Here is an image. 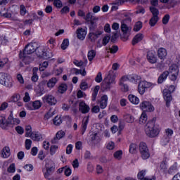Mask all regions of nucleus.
<instances>
[{"mask_svg":"<svg viewBox=\"0 0 180 180\" xmlns=\"http://www.w3.org/2000/svg\"><path fill=\"white\" fill-rule=\"evenodd\" d=\"M158 56L160 60H165L167 58V50L164 48H160L158 51Z\"/></svg>","mask_w":180,"mask_h":180,"instance_id":"5701e85b","label":"nucleus"},{"mask_svg":"<svg viewBox=\"0 0 180 180\" xmlns=\"http://www.w3.org/2000/svg\"><path fill=\"white\" fill-rule=\"evenodd\" d=\"M128 99L131 103H134V105H139V103H140V99L133 94H129L128 96Z\"/></svg>","mask_w":180,"mask_h":180,"instance_id":"cd10ccee","label":"nucleus"},{"mask_svg":"<svg viewBox=\"0 0 180 180\" xmlns=\"http://www.w3.org/2000/svg\"><path fill=\"white\" fill-rule=\"evenodd\" d=\"M161 129L158 126L155 125L154 121H149L145 127V133L148 137L154 138L157 137L160 134Z\"/></svg>","mask_w":180,"mask_h":180,"instance_id":"7ed1b4c3","label":"nucleus"},{"mask_svg":"<svg viewBox=\"0 0 180 180\" xmlns=\"http://www.w3.org/2000/svg\"><path fill=\"white\" fill-rule=\"evenodd\" d=\"M120 29L122 32L123 33L122 36L124 39H129V36H130V32H131V27L127 26V25L124 24V22H121Z\"/></svg>","mask_w":180,"mask_h":180,"instance_id":"9b49d317","label":"nucleus"},{"mask_svg":"<svg viewBox=\"0 0 180 180\" xmlns=\"http://www.w3.org/2000/svg\"><path fill=\"white\" fill-rule=\"evenodd\" d=\"M110 40V36H105L103 39V46H106L108 43H109V41Z\"/></svg>","mask_w":180,"mask_h":180,"instance_id":"338daca9","label":"nucleus"},{"mask_svg":"<svg viewBox=\"0 0 180 180\" xmlns=\"http://www.w3.org/2000/svg\"><path fill=\"white\" fill-rule=\"evenodd\" d=\"M108 106V95H103L100 101L101 109H105Z\"/></svg>","mask_w":180,"mask_h":180,"instance_id":"b1692460","label":"nucleus"},{"mask_svg":"<svg viewBox=\"0 0 180 180\" xmlns=\"http://www.w3.org/2000/svg\"><path fill=\"white\" fill-rule=\"evenodd\" d=\"M126 81H130V79L129 78V75L123 76L121 78L120 82V85L124 84L123 82H126Z\"/></svg>","mask_w":180,"mask_h":180,"instance_id":"69168bd1","label":"nucleus"},{"mask_svg":"<svg viewBox=\"0 0 180 180\" xmlns=\"http://www.w3.org/2000/svg\"><path fill=\"white\" fill-rule=\"evenodd\" d=\"M146 176V171L142 170L139 172L137 174L138 179L140 180H155V176H153L152 177H145Z\"/></svg>","mask_w":180,"mask_h":180,"instance_id":"aec40b11","label":"nucleus"},{"mask_svg":"<svg viewBox=\"0 0 180 180\" xmlns=\"http://www.w3.org/2000/svg\"><path fill=\"white\" fill-rule=\"evenodd\" d=\"M24 169H25V171H28L29 172H30L31 171H33V166L32 165V164H27L25 165L23 167Z\"/></svg>","mask_w":180,"mask_h":180,"instance_id":"0e129e2a","label":"nucleus"},{"mask_svg":"<svg viewBox=\"0 0 180 180\" xmlns=\"http://www.w3.org/2000/svg\"><path fill=\"white\" fill-rule=\"evenodd\" d=\"M136 150H137V145L135 143H131L129 146V153H131V154H134V153H136Z\"/></svg>","mask_w":180,"mask_h":180,"instance_id":"603ef678","label":"nucleus"},{"mask_svg":"<svg viewBox=\"0 0 180 180\" xmlns=\"http://www.w3.org/2000/svg\"><path fill=\"white\" fill-rule=\"evenodd\" d=\"M68 46H70V41H68V39H64L63 41V43L61 44V49L62 50H65Z\"/></svg>","mask_w":180,"mask_h":180,"instance_id":"8fccbe9b","label":"nucleus"},{"mask_svg":"<svg viewBox=\"0 0 180 180\" xmlns=\"http://www.w3.org/2000/svg\"><path fill=\"white\" fill-rule=\"evenodd\" d=\"M57 150H58V147L57 146H56V145L51 146L50 148L51 155H54V154H56V151H57Z\"/></svg>","mask_w":180,"mask_h":180,"instance_id":"864d4df0","label":"nucleus"},{"mask_svg":"<svg viewBox=\"0 0 180 180\" xmlns=\"http://www.w3.org/2000/svg\"><path fill=\"white\" fill-rule=\"evenodd\" d=\"M143 27V23L141 22H137L134 25V32H139Z\"/></svg>","mask_w":180,"mask_h":180,"instance_id":"3c124183","label":"nucleus"},{"mask_svg":"<svg viewBox=\"0 0 180 180\" xmlns=\"http://www.w3.org/2000/svg\"><path fill=\"white\" fill-rule=\"evenodd\" d=\"M0 84L7 86V88H12L13 86V80L8 74L0 72Z\"/></svg>","mask_w":180,"mask_h":180,"instance_id":"423d86ee","label":"nucleus"},{"mask_svg":"<svg viewBox=\"0 0 180 180\" xmlns=\"http://www.w3.org/2000/svg\"><path fill=\"white\" fill-rule=\"evenodd\" d=\"M150 11L153 14V16H158V15H160V11H158V9L155 7H150Z\"/></svg>","mask_w":180,"mask_h":180,"instance_id":"de8ad7c7","label":"nucleus"},{"mask_svg":"<svg viewBox=\"0 0 180 180\" xmlns=\"http://www.w3.org/2000/svg\"><path fill=\"white\" fill-rule=\"evenodd\" d=\"M27 12V11L26 10V7H25V5L21 4L20 6V15H21V16H25Z\"/></svg>","mask_w":180,"mask_h":180,"instance_id":"09e8293b","label":"nucleus"},{"mask_svg":"<svg viewBox=\"0 0 180 180\" xmlns=\"http://www.w3.org/2000/svg\"><path fill=\"white\" fill-rule=\"evenodd\" d=\"M8 172H9L10 174H13V172H15V171H16V167L15 166V164H11L8 169H7Z\"/></svg>","mask_w":180,"mask_h":180,"instance_id":"4d7b16f0","label":"nucleus"},{"mask_svg":"<svg viewBox=\"0 0 180 180\" xmlns=\"http://www.w3.org/2000/svg\"><path fill=\"white\" fill-rule=\"evenodd\" d=\"M44 51L45 49L44 46H39V45H37V48L35 51L37 57H41V58H43V56H44Z\"/></svg>","mask_w":180,"mask_h":180,"instance_id":"c85d7f7f","label":"nucleus"},{"mask_svg":"<svg viewBox=\"0 0 180 180\" xmlns=\"http://www.w3.org/2000/svg\"><path fill=\"white\" fill-rule=\"evenodd\" d=\"M143 38H144V35H143V34L141 33L137 34L132 39L133 46H134L135 44H137V43H139V41H141V40H143Z\"/></svg>","mask_w":180,"mask_h":180,"instance_id":"bb28decb","label":"nucleus"},{"mask_svg":"<svg viewBox=\"0 0 180 180\" xmlns=\"http://www.w3.org/2000/svg\"><path fill=\"white\" fill-rule=\"evenodd\" d=\"M37 49V43L31 42L28 44L22 51V52H20L19 57L20 60L23 61L25 64H30V61H32V58L29 56L30 54H33L34 51L36 52V49Z\"/></svg>","mask_w":180,"mask_h":180,"instance_id":"f257e3e1","label":"nucleus"},{"mask_svg":"<svg viewBox=\"0 0 180 180\" xmlns=\"http://www.w3.org/2000/svg\"><path fill=\"white\" fill-rule=\"evenodd\" d=\"M30 137L34 141H40L42 139L41 134L39 132H32Z\"/></svg>","mask_w":180,"mask_h":180,"instance_id":"72a5a7b5","label":"nucleus"},{"mask_svg":"<svg viewBox=\"0 0 180 180\" xmlns=\"http://www.w3.org/2000/svg\"><path fill=\"white\" fill-rule=\"evenodd\" d=\"M46 172L44 173V177L46 179H49V177L54 171V165H53V162H48L45 165Z\"/></svg>","mask_w":180,"mask_h":180,"instance_id":"f8f14e48","label":"nucleus"},{"mask_svg":"<svg viewBox=\"0 0 180 180\" xmlns=\"http://www.w3.org/2000/svg\"><path fill=\"white\" fill-rule=\"evenodd\" d=\"M124 120L127 123H133L134 122V117L130 114L124 115Z\"/></svg>","mask_w":180,"mask_h":180,"instance_id":"4c0bfd02","label":"nucleus"},{"mask_svg":"<svg viewBox=\"0 0 180 180\" xmlns=\"http://www.w3.org/2000/svg\"><path fill=\"white\" fill-rule=\"evenodd\" d=\"M147 122V114L146 112H143L139 118V123L144 124Z\"/></svg>","mask_w":180,"mask_h":180,"instance_id":"c03bdc74","label":"nucleus"},{"mask_svg":"<svg viewBox=\"0 0 180 180\" xmlns=\"http://www.w3.org/2000/svg\"><path fill=\"white\" fill-rule=\"evenodd\" d=\"M56 115V110H53L52 109H50L44 117V120H49V119H51L53 116Z\"/></svg>","mask_w":180,"mask_h":180,"instance_id":"f704fd0d","label":"nucleus"},{"mask_svg":"<svg viewBox=\"0 0 180 180\" xmlns=\"http://www.w3.org/2000/svg\"><path fill=\"white\" fill-rule=\"evenodd\" d=\"M102 31H96V32H89L88 34L89 39L91 40V41H95L96 39H98L101 34H102Z\"/></svg>","mask_w":180,"mask_h":180,"instance_id":"4be33fe9","label":"nucleus"},{"mask_svg":"<svg viewBox=\"0 0 180 180\" xmlns=\"http://www.w3.org/2000/svg\"><path fill=\"white\" fill-rule=\"evenodd\" d=\"M178 171V165L176 162L174 163L167 170L168 174H175Z\"/></svg>","mask_w":180,"mask_h":180,"instance_id":"c9c22d12","label":"nucleus"},{"mask_svg":"<svg viewBox=\"0 0 180 180\" xmlns=\"http://www.w3.org/2000/svg\"><path fill=\"white\" fill-rule=\"evenodd\" d=\"M117 50H119V47H117V46L116 45H114L112 47L109 48V51L111 54H115V53H117Z\"/></svg>","mask_w":180,"mask_h":180,"instance_id":"13d9d810","label":"nucleus"},{"mask_svg":"<svg viewBox=\"0 0 180 180\" xmlns=\"http://www.w3.org/2000/svg\"><path fill=\"white\" fill-rule=\"evenodd\" d=\"M99 89H101V86H96L92 94V98L93 101H96V96H98V92H99Z\"/></svg>","mask_w":180,"mask_h":180,"instance_id":"e433bc0d","label":"nucleus"},{"mask_svg":"<svg viewBox=\"0 0 180 180\" xmlns=\"http://www.w3.org/2000/svg\"><path fill=\"white\" fill-rule=\"evenodd\" d=\"M88 60L92 61L94 57H96V51L94 49H91L88 52L87 54Z\"/></svg>","mask_w":180,"mask_h":180,"instance_id":"58836bf2","label":"nucleus"},{"mask_svg":"<svg viewBox=\"0 0 180 180\" xmlns=\"http://www.w3.org/2000/svg\"><path fill=\"white\" fill-rule=\"evenodd\" d=\"M33 74L32 77H31V80L32 82H37L39 81V76L37 75V71H39V68L35 67L32 70Z\"/></svg>","mask_w":180,"mask_h":180,"instance_id":"2f4dec72","label":"nucleus"},{"mask_svg":"<svg viewBox=\"0 0 180 180\" xmlns=\"http://www.w3.org/2000/svg\"><path fill=\"white\" fill-rule=\"evenodd\" d=\"M80 89L83 91H85V89H88V83L85 81H82V83L80 84Z\"/></svg>","mask_w":180,"mask_h":180,"instance_id":"e2e57ef3","label":"nucleus"},{"mask_svg":"<svg viewBox=\"0 0 180 180\" xmlns=\"http://www.w3.org/2000/svg\"><path fill=\"white\" fill-rule=\"evenodd\" d=\"M27 108L30 110H36L37 109H40L41 108V103L40 101H36L32 103H30L27 105Z\"/></svg>","mask_w":180,"mask_h":180,"instance_id":"ddd939ff","label":"nucleus"},{"mask_svg":"<svg viewBox=\"0 0 180 180\" xmlns=\"http://www.w3.org/2000/svg\"><path fill=\"white\" fill-rule=\"evenodd\" d=\"M116 79V75L115 71L110 70L104 78L103 82L101 83V89L102 91H110L112 85L116 84L115 81Z\"/></svg>","mask_w":180,"mask_h":180,"instance_id":"f03ea898","label":"nucleus"},{"mask_svg":"<svg viewBox=\"0 0 180 180\" xmlns=\"http://www.w3.org/2000/svg\"><path fill=\"white\" fill-rule=\"evenodd\" d=\"M129 82H132L133 84H137V81H140L141 77L137 75H129Z\"/></svg>","mask_w":180,"mask_h":180,"instance_id":"7c9ffc66","label":"nucleus"},{"mask_svg":"<svg viewBox=\"0 0 180 180\" xmlns=\"http://www.w3.org/2000/svg\"><path fill=\"white\" fill-rule=\"evenodd\" d=\"M172 134H174V131L169 128H167L165 130V137H168V139H170L172 137Z\"/></svg>","mask_w":180,"mask_h":180,"instance_id":"a19ab883","label":"nucleus"},{"mask_svg":"<svg viewBox=\"0 0 180 180\" xmlns=\"http://www.w3.org/2000/svg\"><path fill=\"white\" fill-rule=\"evenodd\" d=\"M175 91V86L174 85H170L168 88V89L163 90V98L166 102V106L167 108H169L171 101H172V96H171V94Z\"/></svg>","mask_w":180,"mask_h":180,"instance_id":"39448f33","label":"nucleus"},{"mask_svg":"<svg viewBox=\"0 0 180 180\" xmlns=\"http://www.w3.org/2000/svg\"><path fill=\"white\" fill-rule=\"evenodd\" d=\"M58 80L57 79V78H56V77H52V78H51L49 81H48V82H47V86H48V88H50V89H51V88H54V86H56V84H57V82H58Z\"/></svg>","mask_w":180,"mask_h":180,"instance_id":"473e14b6","label":"nucleus"},{"mask_svg":"<svg viewBox=\"0 0 180 180\" xmlns=\"http://www.w3.org/2000/svg\"><path fill=\"white\" fill-rule=\"evenodd\" d=\"M140 108L143 112H154L155 108L150 101H143L140 104Z\"/></svg>","mask_w":180,"mask_h":180,"instance_id":"9d476101","label":"nucleus"},{"mask_svg":"<svg viewBox=\"0 0 180 180\" xmlns=\"http://www.w3.org/2000/svg\"><path fill=\"white\" fill-rule=\"evenodd\" d=\"M25 137H30L32 136V126L27 125L25 127Z\"/></svg>","mask_w":180,"mask_h":180,"instance_id":"a18cd8bd","label":"nucleus"},{"mask_svg":"<svg viewBox=\"0 0 180 180\" xmlns=\"http://www.w3.org/2000/svg\"><path fill=\"white\" fill-rule=\"evenodd\" d=\"M106 147L108 150H113L115 148L114 142L113 141L108 142Z\"/></svg>","mask_w":180,"mask_h":180,"instance_id":"774afa93","label":"nucleus"},{"mask_svg":"<svg viewBox=\"0 0 180 180\" xmlns=\"http://www.w3.org/2000/svg\"><path fill=\"white\" fill-rule=\"evenodd\" d=\"M10 125L9 117H8V120L4 116H0V127L1 129H6Z\"/></svg>","mask_w":180,"mask_h":180,"instance_id":"6ab92c4d","label":"nucleus"},{"mask_svg":"<svg viewBox=\"0 0 180 180\" xmlns=\"http://www.w3.org/2000/svg\"><path fill=\"white\" fill-rule=\"evenodd\" d=\"M65 136V132L63 130L58 131L56 136L51 140L52 144H57L58 143V140H61Z\"/></svg>","mask_w":180,"mask_h":180,"instance_id":"4468645a","label":"nucleus"},{"mask_svg":"<svg viewBox=\"0 0 180 180\" xmlns=\"http://www.w3.org/2000/svg\"><path fill=\"white\" fill-rule=\"evenodd\" d=\"M171 139L167 136H163L160 140L161 146H167Z\"/></svg>","mask_w":180,"mask_h":180,"instance_id":"37998d69","label":"nucleus"},{"mask_svg":"<svg viewBox=\"0 0 180 180\" xmlns=\"http://www.w3.org/2000/svg\"><path fill=\"white\" fill-rule=\"evenodd\" d=\"M79 110L83 114H86L91 110V108L85 102L82 101L79 104Z\"/></svg>","mask_w":180,"mask_h":180,"instance_id":"dca6fc26","label":"nucleus"},{"mask_svg":"<svg viewBox=\"0 0 180 180\" xmlns=\"http://www.w3.org/2000/svg\"><path fill=\"white\" fill-rule=\"evenodd\" d=\"M179 72V70L178 69V65L174 64L169 67V72H164L158 78V84H162L164 81L167 79L169 74H178Z\"/></svg>","mask_w":180,"mask_h":180,"instance_id":"20e7f679","label":"nucleus"},{"mask_svg":"<svg viewBox=\"0 0 180 180\" xmlns=\"http://www.w3.org/2000/svg\"><path fill=\"white\" fill-rule=\"evenodd\" d=\"M61 123H63V122L61 121V118H60V117L56 116L53 119V124H55V126H60Z\"/></svg>","mask_w":180,"mask_h":180,"instance_id":"6e6d98bb","label":"nucleus"},{"mask_svg":"<svg viewBox=\"0 0 180 180\" xmlns=\"http://www.w3.org/2000/svg\"><path fill=\"white\" fill-rule=\"evenodd\" d=\"M1 155L3 158H8L11 155V149L9 147H4L1 150Z\"/></svg>","mask_w":180,"mask_h":180,"instance_id":"c756f323","label":"nucleus"},{"mask_svg":"<svg viewBox=\"0 0 180 180\" xmlns=\"http://www.w3.org/2000/svg\"><path fill=\"white\" fill-rule=\"evenodd\" d=\"M84 19L85 20L89 21L90 20V30H94L95 29V26H96V25L95 24V22H94V20H95V17L92 16V13H89L86 14V16H84Z\"/></svg>","mask_w":180,"mask_h":180,"instance_id":"2eb2a0df","label":"nucleus"},{"mask_svg":"<svg viewBox=\"0 0 180 180\" xmlns=\"http://www.w3.org/2000/svg\"><path fill=\"white\" fill-rule=\"evenodd\" d=\"M8 120H10V124H19L20 123V120L18 118H13V112L11 111L8 116Z\"/></svg>","mask_w":180,"mask_h":180,"instance_id":"a878e982","label":"nucleus"},{"mask_svg":"<svg viewBox=\"0 0 180 180\" xmlns=\"http://www.w3.org/2000/svg\"><path fill=\"white\" fill-rule=\"evenodd\" d=\"M67 88H68L67 84H62L58 87V92L60 94H64V92H65V91H67Z\"/></svg>","mask_w":180,"mask_h":180,"instance_id":"49530a36","label":"nucleus"},{"mask_svg":"<svg viewBox=\"0 0 180 180\" xmlns=\"http://www.w3.org/2000/svg\"><path fill=\"white\" fill-rule=\"evenodd\" d=\"M139 152L143 160L150 158V150H148L146 143L141 142L139 143Z\"/></svg>","mask_w":180,"mask_h":180,"instance_id":"0eeeda50","label":"nucleus"},{"mask_svg":"<svg viewBox=\"0 0 180 180\" xmlns=\"http://www.w3.org/2000/svg\"><path fill=\"white\" fill-rule=\"evenodd\" d=\"M89 123V117H84L82 120V128H81V134L82 136H84V134H85V131H86V129L88 127Z\"/></svg>","mask_w":180,"mask_h":180,"instance_id":"f3484780","label":"nucleus"},{"mask_svg":"<svg viewBox=\"0 0 180 180\" xmlns=\"http://www.w3.org/2000/svg\"><path fill=\"white\" fill-rule=\"evenodd\" d=\"M160 18L158 16H155L153 15V17L150 18V21H149V25H150V26L153 27L155 26V25H157V22H158Z\"/></svg>","mask_w":180,"mask_h":180,"instance_id":"ea45409f","label":"nucleus"},{"mask_svg":"<svg viewBox=\"0 0 180 180\" xmlns=\"http://www.w3.org/2000/svg\"><path fill=\"white\" fill-rule=\"evenodd\" d=\"M148 61L150 63V64H155L157 63V56H155V53L149 51L147 54Z\"/></svg>","mask_w":180,"mask_h":180,"instance_id":"412c9836","label":"nucleus"},{"mask_svg":"<svg viewBox=\"0 0 180 180\" xmlns=\"http://www.w3.org/2000/svg\"><path fill=\"white\" fill-rule=\"evenodd\" d=\"M44 103L49 105V106H55L57 105V98H55L52 94H46L42 97Z\"/></svg>","mask_w":180,"mask_h":180,"instance_id":"1a4fd4ad","label":"nucleus"},{"mask_svg":"<svg viewBox=\"0 0 180 180\" xmlns=\"http://www.w3.org/2000/svg\"><path fill=\"white\" fill-rule=\"evenodd\" d=\"M154 86V84H151L147 81H141L138 85V92L140 95H144L146 89Z\"/></svg>","mask_w":180,"mask_h":180,"instance_id":"6e6552de","label":"nucleus"},{"mask_svg":"<svg viewBox=\"0 0 180 180\" xmlns=\"http://www.w3.org/2000/svg\"><path fill=\"white\" fill-rule=\"evenodd\" d=\"M122 154L123 152L122 150H117L114 153V158H116V160H120L122 158Z\"/></svg>","mask_w":180,"mask_h":180,"instance_id":"5fc2aeb1","label":"nucleus"},{"mask_svg":"<svg viewBox=\"0 0 180 180\" xmlns=\"http://www.w3.org/2000/svg\"><path fill=\"white\" fill-rule=\"evenodd\" d=\"M159 169H160V172H163V174H167V172L168 171V164L167 163V161L163 160L160 163Z\"/></svg>","mask_w":180,"mask_h":180,"instance_id":"393cba45","label":"nucleus"},{"mask_svg":"<svg viewBox=\"0 0 180 180\" xmlns=\"http://www.w3.org/2000/svg\"><path fill=\"white\" fill-rule=\"evenodd\" d=\"M102 80H103V78H102V72H99L97 74V75H96V78H95V81H96V82L100 83V82H102Z\"/></svg>","mask_w":180,"mask_h":180,"instance_id":"bf43d9fd","label":"nucleus"},{"mask_svg":"<svg viewBox=\"0 0 180 180\" xmlns=\"http://www.w3.org/2000/svg\"><path fill=\"white\" fill-rule=\"evenodd\" d=\"M77 37L79 40H84L86 36V30L84 28H79L76 31Z\"/></svg>","mask_w":180,"mask_h":180,"instance_id":"a211bd4d","label":"nucleus"},{"mask_svg":"<svg viewBox=\"0 0 180 180\" xmlns=\"http://www.w3.org/2000/svg\"><path fill=\"white\" fill-rule=\"evenodd\" d=\"M53 57V51L49 50L47 51L44 52V56H42V58H44L45 60H47L49 58H51Z\"/></svg>","mask_w":180,"mask_h":180,"instance_id":"79ce46f5","label":"nucleus"},{"mask_svg":"<svg viewBox=\"0 0 180 180\" xmlns=\"http://www.w3.org/2000/svg\"><path fill=\"white\" fill-rule=\"evenodd\" d=\"M53 5L56 8H63V2H61L60 0H54Z\"/></svg>","mask_w":180,"mask_h":180,"instance_id":"680f3d73","label":"nucleus"},{"mask_svg":"<svg viewBox=\"0 0 180 180\" xmlns=\"http://www.w3.org/2000/svg\"><path fill=\"white\" fill-rule=\"evenodd\" d=\"M32 147V140L26 139L25 140V148L26 150H30Z\"/></svg>","mask_w":180,"mask_h":180,"instance_id":"052dcab7","label":"nucleus"}]
</instances>
